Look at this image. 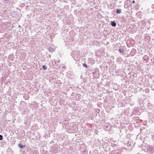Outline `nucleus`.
Segmentation results:
<instances>
[{"instance_id":"nucleus-1","label":"nucleus","mask_w":154,"mask_h":154,"mask_svg":"<svg viewBox=\"0 0 154 154\" xmlns=\"http://www.w3.org/2000/svg\"><path fill=\"white\" fill-rule=\"evenodd\" d=\"M145 151L149 154L154 153V146L148 145L146 146L144 149Z\"/></svg>"},{"instance_id":"nucleus-2","label":"nucleus","mask_w":154,"mask_h":154,"mask_svg":"<svg viewBox=\"0 0 154 154\" xmlns=\"http://www.w3.org/2000/svg\"><path fill=\"white\" fill-rule=\"evenodd\" d=\"M71 56L75 61L79 60L80 58V52L79 51H74L72 52Z\"/></svg>"},{"instance_id":"nucleus-3","label":"nucleus","mask_w":154,"mask_h":154,"mask_svg":"<svg viewBox=\"0 0 154 154\" xmlns=\"http://www.w3.org/2000/svg\"><path fill=\"white\" fill-rule=\"evenodd\" d=\"M149 60V57L147 55H145L143 57V60L147 62Z\"/></svg>"},{"instance_id":"nucleus-4","label":"nucleus","mask_w":154,"mask_h":154,"mask_svg":"<svg viewBox=\"0 0 154 154\" xmlns=\"http://www.w3.org/2000/svg\"><path fill=\"white\" fill-rule=\"evenodd\" d=\"M8 59L9 60V61H13L14 59V56L13 55L10 54L8 56Z\"/></svg>"},{"instance_id":"nucleus-5","label":"nucleus","mask_w":154,"mask_h":154,"mask_svg":"<svg viewBox=\"0 0 154 154\" xmlns=\"http://www.w3.org/2000/svg\"><path fill=\"white\" fill-rule=\"evenodd\" d=\"M111 25L113 27H115L116 25V23L114 21L111 22Z\"/></svg>"},{"instance_id":"nucleus-6","label":"nucleus","mask_w":154,"mask_h":154,"mask_svg":"<svg viewBox=\"0 0 154 154\" xmlns=\"http://www.w3.org/2000/svg\"><path fill=\"white\" fill-rule=\"evenodd\" d=\"M48 50L50 52H54V48H48Z\"/></svg>"},{"instance_id":"nucleus-7","label":"nucleus","mask_w":154,"mask_h":154,"mask_svg":"<svg viewBox=\"0 0 154 154\" xmlns=\"http://www.w3.org/2000/svg\"><path fill=\"white\" fill-rule=\"evenodd\" d=\"M19 146L20 148H24L25 147V146H23L21 143H19Z\"/></svg>"},{"instance_id":"nucleus-8","label":"nucleus","mask_w":154,"mask_h":154,"mask_svg":"<svg viewBox=\"0 0 154 154\" xmlns=\"http://www.w3.org/2000/svg\"><path fill=\"white\" fill-rule=\"evenodd\" d=\"M116 13L117 14H120L121 13V10L120 9H117Z\"/></svg>"},{"instance_id":"nucleus-9","label":"nucleus","mask_w":154,"mask_h":154,"mask_svg":"<svg viewBox=\"0 0 154 154\" xmlns=\"http://www.w3.org/2000/svg\"><path fill=\"white\" fill-rule=\"evenodd\" d=\"M128 4L127 2H125L124 5L125 8H128Z\"/></svg>"},{"instance_id":"nucleus-10","label":"nucleus","mask_w":154,"mask_h":154,"mask_svg":"<svg viewBox=\"0 0 154 154\" xmlns=\"http://www.w3.org/2000/svg\"><path fill=\"white\" fill-rule=\"evenodd\" d=\"M47 67L45 65H43L42 66V68L44 70H45L47 69Z\"/></svg>"},{"instance_id":"nucleus-11","label":"nucleus","mask_w":154,"mask_h":154,"mask_svg":"<svg viewBox=\"0 0 154 154\" xmlns=\"http://www.w3.org/2000/svg\"><path fill=\"white\" fill-rule=\"evenodd\" d=\"M76 98H78L79 99H80L81 98V95L79 94H78L76 96Z\"/></svg>"},{"instance_id":"nucleus-12","label":"nucleus","mask_w":154,"mask_h":154,"mask_svg":"<svg viewBox=\"0 0 154 154\" xmlns=\"http://www.w3.org/2000/svg\"><path fill=\"white\" fill-rule=\"evenodd\" d=\"M118 51L120 53H122V52H123V50H122V49H121V48H119V50H118Z\"/></svg>"},{"instance_id":"nucleus-13","label":"nucleus","mask_w":154,"mask_h":154,"mask_svg":"<svg viewBox=\"0 0 154 154\" xmlns=\"http://www.w3.org/2000/svg\"><path fill=\"white\" fill-rule=\"evenodd\" d=\"M54 61H55V64H56L57 63V62L58 63H59L60 61V60H54Z\"/></svg>"},{"instance_id":"nucleus-14","label":"nucleus","mask_w":154,"mask_h":154,"mask_svg":"<svg viewBox=\"0 0 154 154\" xmlns=\"http://www.w3.org/2000/svg\"><path fill=\"white\" fill-rule=\"evenodd\" d=\"M83 66H84V67H85V68H87L88 67V66L87 65H86L85 63H84L83 64Z\"/></svg>"},{"instance_id":"nucleus-15","label":"nucleus","mask_w":154,"mask_h":154,"mask_svg":"<svg viewBox=\"0 0 154 154\" xmlns=\"http://www.w3.org/2000/svg\"><path fill=\"white\" fill-rule=\"evenodd\" d=\"M111 121L112 122V123H113V121H115V119L113 118H112L111 119Z\"/></svg>"},{"instance_id":"nucleus-16","label":"nucleus","mask_w":154,"mask_h":154,"mask_svg":"<svg viewBox=\"0 0 154 154\" xmlns=\"http://www.w3.org/2000/svg\"><path fill=\"white\" fill-rule=\"evenodd\" d=\"M3 137L2 135H0V140H2L3 139Z\"/></svg>"},{"instance_id":"nucleus-17","label":"nucleus","mask_w":154,"mask_h":154,"mask_svg":"<svg viewBox=\"0 0 154 154\" xmlns=\"http://www.w3.org/2000/svg\"><path fill=\"white\" fill-rule=\"evenodd\" d=\"M69 121V119H68L67 118L65 120V122H68Z\"/></svg>"},{"instance_id":"nucleus-18","label":"nucleus","mask_w":154,"mask_h":154,"mask_svg":"<svg viewBox=\"0 0 154 154\" xmlns=\"http://www.w3.org/2000/svg\"><path fill=\"white\" fill-rule=\"evenodd\" d=\"M151 60H152V62H153V63L154 64V57Z\"/></svg>"},{"instance_id":"nucleus-19","label":"nucleus","mask_w":154,"mask_h":154,"mask_svg":"<svg viewBox=\"0 0 154 154\" xmlns=\"http://www.w3.org/2000/svg\"><path fill=\"white\" fill-rule=\"evenodd\" d=\"M142 88H140V89L138 91H141L142 90Z\"/></svg>"},{"instance_id":"nucleus-20","label":"nucleus","mask_w":154,"mask_h":154,"mask_svg":"<svg viewBox=\"0 0 154 154\" xmlns=\"http://www.w3.org/2000/svg\"><path fill=\"white\" fill-rule=\"evenodd\" d=\"M154 136V135H152V139L153 140H154V138H153V136Z\"/></svg>"},{"instance_id":"nucleus-21","label":"nucleus","mask_w":154,"mask_h":154,"mask_svg":"<svg viewBox=\"0 0 154 154\" xmlns=\"http://www.w3.org/2000/svg\"><path fill=\"white\" fill-rule=\"evenodd\" d=\"M135 1L134 0L133 1H132V3H134L135 2Z\"/></svg>"},{"instance_id":"nucleus-22","label":"nucleus","mask_w":154,"mask_h":154,"mask_svg":"<svg viewBox=\"0 0 154 154\" xmlns=\"http://www.w3.org/2000/svg\"><path fill=\"white\" fill-rule=\"evenodd\" d=\"M116 121H117V122H118V121L117 120H116Z\"/></svg>"},{"instance_id":"nucleus-23","label":"nucleus","mask_w":154,"mask_h":154,"mask_svg":"<svg viewBox=\"0 0 154 154\" xmlns=\"http://www.w3.org/2000/svg\"><path fill=\"white\" fill-rule=\"evenodd\" d=\"M120 153H119L118 154H120Z\"/></svg>"}]
</instances>
